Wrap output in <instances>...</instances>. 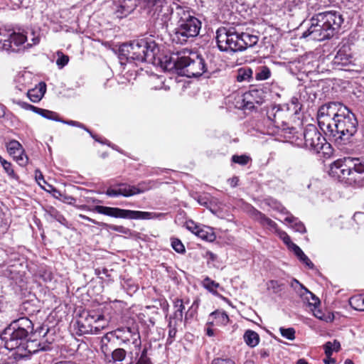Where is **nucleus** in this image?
<instances>
[{
  "instance_id": "obj_1",
  "label": "nucleus",
  "mask_w": 364,
  "mask_h": 364,
  "mask_svg": "<svg viewBox=\"0 0 364 364\" xmlns=\"http://www.w3.org/2000/svg\"><path fill=\"white\" fill-rule=\"evenodd\" d=\"M144 4L149 13L157 15L156 19L161 28L166 29L169 21L176 26L171 35L173 43L183 45L199 34L200 21L174 0H144Z\"/></svg>"
},
{
  "instance_id": "obj_2",
  "label": "nucleus",
  "mask_w": 364,
  "mask_h": 364,
  "mask_svg": "<svg viewBox=\"0 0 364 364\" xmlns=\"http://www.w3.org/2000/svg\"><path fill=\"white\" fill-rule=\"evenodd\" d=\"M343 21L342 14L336 11L316 14L310 18L309 26L302 37L318 41L330 39L338 34Z\"/></svg>"
},
{
  "instance_id": "obj_3",
  "label": "nucleus",
  "mask_w": 364,
  "mask_h": 364,
  "mask_svg": "<svg viewBox=\"0 0 364 364\" xmlns=\"http://www.w3.org/2000/svg\"><path fill=\"white\" fill-rule=\"evenodd\" d=\"M165 68L174 70L177 74L187 77L200 76L206 69L204 59L188 50L171 55L166 61Z\"/></svg>"
},
{
  "instance_id": "obj_4",
  "label": "nucleus",
  "mask_w": 364,
  "mask_h": 364,
  "mask_svg": "<svg viewBox=\"0 0 364 364\" xmlns=\"http://www.w3.org/2000/svg\"><path fill=\"white\" fill-rule=\"evenodd\" d=\"M33 332V322L28 317L23 316L12 321L0 337L6 349L18 351Z\"/></svg>"
},
{
  "instance_id": "obj_5",
  "label": "nucleus",
  "mask_w": 364,
  "mask_h": 364,
  "mask_svg": "<svg viewBox=\"0 0 364 364\" xmlns=\"http://www.w3.org/2000/svg\"><path fill=\"white\" fill-rule=\"evenodd\" d=\"M337 118L325 125L326 130L324 133L336 143L346 144L358 131V120L350 109Z\"/></svg>"
},
{
  "instance_id": "obj_6",
  "label": "nucleus",
  "mask_w": 364,
  "mask_h": 364,
  "mask_svg": "<svg viewBox=\"0 0 364 364\" xmlns=\"http://www.w3.org/2000/svg\"><path fill=\"white\" fill-rule=\"evenodd\" d=\"M121 50L127 61L136 60L148 63H154L159 52V48L154 41L148 42L144 39L134 41L129 44H124Z\"/></svg>"
},
{
  "instance_id": "obj_7",
  "label": "nucleus",
  "mask_w": 364,
  "mask_h": 364,
  "mask_svg": "<svg viewBox=\"0 0 364 364\" xmlns=\"http://www.w3.org/2000/svg\"><path fill=\"white\" fill-rule=\"evenodd\" d=\"M300 146H304L306 149L318 154L326 145V139L321 135L315 125L308 124L304 132L299 134L296 132L291 136H286Z\"/></svg>"
},
{
  "instance_id": "obj_8",
  "label": "nucleus",
  "mask_w": 364,
  "mask_h": 364,
  "mask_svg": "<svg viewBox=\"0 0 364 364\" xmlns=\"http://www.w3.org/2000/svg\"><path fill=\"white\" fill-rule=\"evenodd\" d=\"M218 48L224 52H240V32L235 28H219L216 31Z\"/></svg>"
},
{
  "instance_id": "obj_9",
  "label": "nucleus",
  "mask_w": 364,
  "mask_h": 364,
  "mask_svg": "<svg viewBox=\"0 0 364 364\" xmlns=\"http://www.w3.org/2000/svg\"><path fill=\"white\" fill-rule=\"evenodd\" d=\"M92 210L100 214H103L116 218L148 220L156 217V213H154L125 210L103 205H96L92 209Z\"/></svg>"
},
{
  "instance_id": "obj_10",
  "label": "nucleus",
  "mask_w": 364,
  "mask_h": 364,
  "mask_svg": "<svg viewBox=\"0 0 364 364\" xmlns=\"http://www.w3.org/2000/svg\"><path fill=\"white\" fill-rule=\"evenodd\" d=\"M101 318H102L101 315L83 311L76 321L78 333L80 335L97 333L104 328V326L98 324Z\"/></svg>"
},
{
  "instance_id": "obj_11",
  "label": "nucleus",
  "mask_w": 364,
  "mask_h": 364,
  "mask_svg": "<svg viewBox=\"0 0 364 364\" xmlns=\"http://www.w3.org/2000/svg\"><path fill=\"white\" fill-rule=\"evenodd\" d=\"M47 346L37 341V338L29 336L28 340L18 351H16L14 354V358L16 360L28 358L31 355L36 353L40 350H46Z\"/></svg>"
},
{
  "instance_id": "obj_12",
  "label": "nucleus",
  "mask_w": 364,
  "mask_h": 364,
  "mask_svg": "<svg viewBox=\"0 0 364 364\" xmlns=\"http://www.w3.org/2000/svg\"><path fill=\"white\" fill-rule=\"evenodd\" d=\"M285 112L281 109L280 106H274L267 112V119L276 128L284 132V134L291 136L296 134L295 128L288 127L284 122V118Z\"/></svg>"
},
{
  "instance_id": "obj_13",
  "label": "nucleus",
  "mask_w": 364,
  "mask_h": 364,
  "mask_svg": "<svg viewBox=\"0 0 364 364\" xmlns=\"http://www.w3.org/2000/svg\"><path fill=\"white\" fill-rule=\"evenodd\" d=\"M347 159L344 157L335 161L330 168V175L337 178L339 181L350 179L348 177L353 175L351 167L347 166Z\"/></svg>"
},
{
  "instance_id": "obj_14",
  "label": "nucleus",
  "mask_w": 364,
  "mask_h": 364,
  "mask_svg": "<svg viewBox=\"0 0 364 364\" xmlns=\"http://www.w3.org/2000/svg\"><path fill=\"white\" fill-rule=\"evenodd\" d=\"M6 148L9 154L20 166H25L28 164V158L22 145L18 141L11 140L7 143Z\"/></svg>"
},
{
  "instance_id": "obj_15",
  "label": "nucleus",
  "mask_w": 364,
  "mask_h": 364,
  "mask_svg": "<svg viewBox=\"0 0 364 364\" xmlns=\"http://www.w3.org/2000/svg\"><path fill=\"white\" fill-rule=\"evenodd\" d=\"M291 287L295 289L297 294L304 301H306L309 306L311 308L318 307L320 305V300L313 293L309 291L303 284L296 279H293Z\"/></svg>"
},
{
  "instance_id": "obj_16",
  "label": "nucleus",
  "mask_w": 364,
  "mask_h": 364,
  "mask_svg": "<svg viewBox=\"0 0 364 364\" xmlns=\"http://www.w3.org/2000/svg\"><path fill=\"white\" fill-rule=\"evenodd\" d=\"M15 103L17 104L21 108L26 110H31L33 112L42 116L46 119L61 122L62 119L59 117L58 114L55 112L39 108L21 100L15 101Z\"/></svg>"
},
{
  "instance_id": "obj_17",
  "label": "nucleus",
  "mask_w": 364,
  "mask_h": 364,
  "mask_svg": "<svg viewBox=\"0 0 364 364\" xmlns=\"http://www.w3.org/2000/svg\"><path fill=\"white\" fill-rule=\"evenodd\" d=\"M250 217L258 222L263 227H267L269 230H274L277 232L279 230L277 223L272 219L267 217L264 213L257 210L255 208L251 206L248 210Z\"/></svg>"
},
{
  "instance_id": "obj_18",
  "label": "nucleus",
  "mask_w": 364,
  "mask_h": 364,
  "mask_svg": "<svg viewBox=\"0 0 364 364\" xmlns=\"http://www.w3.org/2000/svg\"><path fill=\"white\" fill-rule=\"evenodd\" d=\"M352 52L350 46L346 43L340 44L336 55L334 57L333 63L336 65H346L350 63Z\"/></svg>"
},
{
  "instance_id": "obj_19",
  "label": "nucleus",
  "mask_w": 364,
  "mask_h": 364,
  "mask_svg": "<svg viewBox=\"0 0 364 364\" xmlns=\"http://www.w3.org/2000/svg\"><path fill=\"white\" fill-rule=\"evenodd\" d=\"M101 350L104 353L107 362L113 364H122V362L125 360L127 355V350L122 348H117L112 350L111 354H107V345H102Z\"/></svg>"
},
{
  "instance_id": "obj_20",
  "label": "nucleus",
  "mask_w": 364,
  "mask_h": 364,
  "mask_svg": "<svg viewBox=\"0 0 364 364\" xmlns=\"http://www.w3.org/2000/svg\"><path fill=\"white\" fill-rule=\"evenodd\" d=\"M240 52L245 50L247 48L255 46L258 41L259 37L257 35L250 34L246 32L240 33Z\"/></svg>"
},
{
  "instance_id": "obj_21",
  "label": "nucleus",
  "mask_w": 364,
  "mask_h": 364,
  "mask_svg": "<svg viewBox=\"0 0 364 364\" xmlns=\"http://www.w3.org/2000/svg\"><path fill=\"white\" fill-rule=\"evenodd\" d=\"M329 107V122L336 120L337 117L341 116L349 109L343 105L342 103L338 102H328Z\"/></svg>"
},
{
  "instance_id": "obj_22",
  "label": "nucleus",
  "mask_w": 364,
  "mask_h": 364,
  "mask_svg": "<svg viewBox=\"0 0 364 364\" xmlns=\"http://www.w3.org/2000/svg\"><path fill=\"white\" fill-rule=\"evenodd\" d=\"M318 124L321 129L324 132L326 130V127L329 122V107L328 103L323 105L318 109L317 113Z\"/></svg>"
},
{
  "instance_id": "obj_23",
  "label": "nucleus",
  "mask_w": 364,
  "mask_h": 364,
  "mask_svg": "<svg viewBox=\"0 0 364 364\" xmlns=\"http://www.w3.org/2000/svg\"><path fill=\"white\" fill-rule=\"evenodd\" d=\"M46 91V83L40 82L38 86L28 91L27 96L31 102L36 103L43 98Z\"/></svg>"
},
{
  "instance_id": "obj_24",
  "label": "nucleus",
  "mask_w": 364,
  "mask_h": 364,
  "mask_svg": "<svg viewBox=\"0 0 364 364\" xmlns=\"http://www.w3.org/2000/svg\"><path fill=\"white\" fill-rule=\"evenodd\" d=\"M347 166L351 167L353 175L354 173H364V160L359 158L348 157Z\"/></svg>"
},
{
  "instance_id": "obj_25",
  "label": "nucleus",
  "mask_w": 364,
  "mask_h": 364,
  "mask_svg": "<svg viewBox=\"0 0 364 364\" xmlns=\"http://www.w3.org/2000/svg\"><path fill=\"white\" fill-rule=\"evenodd\" d=\"M173 308L175 311L173 316H170L169 320L181 322L183 316V310L185 309L183 300L180 299H176L173 302Z\"/></svg>"
},
{
  "instance_id": "obj_26",
  "label": "nucleus",
  "mask_w": 364,
  "mask_h": 364,
  "mask_svg": "<svg viewBox=\"0 0 364 364\" xmlns=\"http://www.w3.org/2000/svg\"><path fill=\"white\" fill-rule=\"evenodd\" d=\"M284 221L289 223L291 228L295 231L304 233L306 232V228L297 218L289 213L284 219Z\"/></svg>"
},
{
  "instance_id": "obj_27",
  "label": "nucleus",
  "mask_w": 364,
  "mask_h": 364,
  "mask_svg": "<svg viewBox=\"0 0 364 364\" xmlns=\"http://www.w3.org/2000/svg\"><path fill=\"white\" fill-rule=\"evenodd\" d=\"M243 338L245 343L250 348L255 347L259 342V334L252 330H247L244 333Z\"/></svg>"
},
{
  "instance_id": "obj_28",
  "label": "nucleus",
  "mask_w": 364,
  "mask_h": 364,
  "mask_svg": "<svg viewBox=\"0 0 364 364\" xmlns=\"http://www.w3.org/2000/svg\"><path fill=\"white\" fill-rule=\"evenodd\" d=\"M294 253L299 259L300 261L304 262L309 269H313L314 264L309 259V258L304 253L302 250L296 245H292V250Z\"/></svg>"
},
{
  "instance_id": "obj_29",
  "label": "nucleus",
  "mask_w": 364,
  "mask_h": 364,
  "mask_svg": "<svg viewBox=\"0 0 364 364\" xmlns=\"http://www.w3.org/2000/svg\"><path fill=\"white\" fill-rule=\"evenodd\" d=\"M252 70L248 67L240 68L237 70L236 79L238 82H250L252 77Z\"/></svg>"
},
{
  "instance_id": "obj_30",
  "label": "nucleus",
  "mask_w": 364,
  "mask_h": 364,
  "mask_svg": "<svg viewBox=\"0 0 364 364\" xmlns=\"http://www.w3.org/2000/svg\"><path fill=\"white\" fill-rule=\"evenodd\" d=\"M156 182L154 181H144L139 182L137 186H134L135 195L140 194L155 187Z\"/></svg>"
},
{
  "instance_id": "obj_31",
  "label": "nucleus",
  "mask_w": 364,
  "mask_h": 364,
  "mask_svg": "<svg viewBox=\"0 0 364 364\" xmlns=\"http://www.w3.org/2000/svg\"><path fill=\"white\" fill-rule=\"evenodd\" d=\"M350 305L358 311H364V295L352 296L350 300Z\"/></svg>"
},
{
  "instance_id": "obj_32",
  "label": "nucleus",
  "mask_w": 364,
  "mask_h": 364,
  "mask_svg": "<svg viewBox=\"0 0 364 364\" xmlns=\"http://www.w3.org/2000/svg\"><path fill=\"white\" fill-rule=\"evenodd\" d=\"M210 319H218L222 324H227L229 321V317L225 311L219 310L212 312L209 316Z\"/></svg>"
},
{
  "instance_id": "obj_33",
  "label": "nucleus",
  "mask_w": 364,
  "mask_h": 364,
  "mask_svg": "<svg viewBox=\"0 0 364 364\" xmlns=\"http://www.w3.org/2000/svg\"><path fill=\"white\" fill-rule=\"evenodd\" d=\"M270 75V70L267 66L259 67L255 71V78L257 80H267Z\"/></svg>"
},
{
  "instance_id": "obj_34",
  "label": "nucleus",
  "mask_w": 364,
  "mask_h": 364,
  "mask_svg": "<svg viewBox=\"0 0 364 364\" xmlns=\"http://www.w3.org/2000/svg\"><path fill=\"white\" fill-rule=\"evenodd\" d=\"M127 332L130 334L132 338V344L137 350H140L141 347V341L139 333L137 331H133L132 328H127Z\"/></svg>"
},
{
  "instance_id": "obj_35",
  "label": "nucleus",
  "mask_w": 364,
  "mask_h": 364,
  "mask_svg": "<svg viewBox=\"0 0 364 364\" xmlns=\"http://www.w3.org/2000/svg\"><path fill=\"white\" fill-rule=\"evenodd\" d=\"M8 37L9 45L11 43H14L16 46H20L24 43L27 39L26 36L22 33H13L9 34V36Z\"/></svg>"
},
{
  "instance_id": "obj_36",
  "label": "nucleus",
  "mask_w": 364,
  "mask_h": 364,
  "mask_svg": "<svg viewBox=\"0 0 364 364\" xmlns=\"http://www.w3.org/2000/svg\"><path fill=\"white\" fill-rule=\"evenodd\" d=\"M119 186V192L120 196L124 197H130L135 195V190L134 189V186H131L127 183H120Z\"/></svg>"
},
{
  "instance_id": "obj_37",
  "label": "nucleus",
  "mask_w": 364,
  "mask_h": 364,
  "mask_svg": "<svg viewBox=\"0 0 364 364\" xmlns=\"http://www.w3.org/2000/svg\"><path fill=\"white\" fill-rule=\"evenodd\" d=\"M323 348L326 355H332L333 351H338L341 348V344L338 341L335 340L333 343L330 341L326 343Z\"/></svg>"
},
{
  "instance_id": "obj_38",
  "label": "nucleus",
  "mask_w": 364,
  "mask_h": 364,
  "mask_svg": "<svg viewBox=\"0 0 364 364\" xmlns=\"http://www.w3.org/2000/svg\"><path fill=\"white\" fill-rule=\"evenodd\" d=\"M267 289L274 294H277L283 290L284 284L277 280H270L267 284Z\"/></svg>"
},
{
  "instance_id": "obj_39",
  "label": "nucleus",
  "mask_w": 364,
  "mask_h": 364,
  "mask_svg": "<svg viewBox=\"0 0 364 364\" xmlns=\"http://www.w3.org/2000/svg\"><path fill=\"white\" fill-rule=\"evenodd\" d=\"M48 215L52 219L55 220L56 221L59 222L62 225H65L66 223V219L64 218V216L62 214H60L56 209H55L53 208H51L48 211Z\"/></svg>"
},
{
  "instance_id": "obj_40",
  "label": "nucleus",
  "mask_w": 364,
  "mask_h": 364,
  "mask_svg": "<svg viewBox=\"0 0 364 364\" xmlns=\"http://www.w3.org/2000/svg\"><path fill=\"white\" fill-rule=\"evenodd\" d=\"M61 122L63 123V124H68V125H70V126H73V127H79V128H81L84 130H85L87 132H88L90 136L96 141H100L97 138H96V136L92 134V133L90 132V130L89 129H87L83 124L79 122H77V121H73V120H63L62 119L61 120Z\"/></svg>"
},
{
  "instance_id": "obj_41",
  "label": "nucleus",
  "mask_w": 364,
  "mask_h": 364,
  "mask_svg": "<svg viewBox=\"0 0 364 364\" xmlns=\"http://www.w3.org/2000/svg\"><path fill=\"white\" fill-rule=\"evenodd\" d=\"M135 364H153L151 358L148 356L147 348L144 347L140 352V355Z\"/></svg>"
},
{
  "instance_id": "obj_42",
  "label": "nucleus",
  "mask_w": 364,
  "mask_h": 364,
  "mask_svg": "<svg viewBox=\"0 0 364 364\" xmlns=\"http://www.w3.org/2000/svg\"><path fill=\"white\" fill-rule=\"evenodd\" d=\"M180 322H178L177 321L173 320H169L168 322V341L170 340V343L172 342V341L175 338L176 332H177V326H178V323Z\"/></svg>"
},
{
  "instance_id": "obj_43",
  "label": "nucleus",
  "mask_w": 364,
  "mask_h": 364,
  "mask_svg": "<svg viewBox=\"0 0 364 364\" xmlns=\"http://www.w3.org/2000/svg\"><path fill=\"white\" fill-rule=\"evenodd\" d=\"M198 203L204 207L208 208L209 204L210 203L211 196L208 193H204L203 195H196L193 197Z\"/></svg>"
},
{
  "instance_id": "obj_44",
  "label": "nucleus",
  "mask_w": 364,
  "mask_h": 364,
  "mask_svg": "<svg viewBox=\"0 0 364 364\" xmlns=\"http://www.w3.org/2000/svg\"><path fill=\"white\" fill-rule=\"evenodd\" d=\"M198 301L195 300L185 314L186 321L193 318L196 315L198 309Z\"/></svg>"
},
{
  "instance_id": "obj_45",
  "label": "nucleus",
  "mask_w": 364,
  "mask_h": 364,
  "mask_svg": "<svg viewBox=\"0 0 364 364\" xmlns=\"http://www.w3.org/2000/svg\"><path fill=\"white\" fill-rule=\"evenodd\" d=\"M252 97V92L245 93L243 96L242 105L241 107L244 109L251 110L255 108L254 103L250 101V98Z\"/></svg>"
},
{
  "instance_id": "obj_46",
  "label": "nucleus",
  "mask_w": 364,
  "mask_h": 364,
  "mask_svg": "<svg viewBox=\"0 0 364 364\" xmlns=\"http://www.w3.org/2000/svg\"><path fill=\"white\" fill-rule=\"evenodd\" d=\"M196 235L198 237L207 241H212L215 239V235L213 232H209L207 230L201 227L198 231Z\"/></svg>"
},
{
  "instance_id": "obj_47",
  "label": "nucleus",
  "mask_w": 364,
  "mask_h": 364,
  "mask_svg": "<svg viewBox=\"0 0 364 364\" xmlns=\"http://www.w3.org/2000/svg\"><path fill=\"white\" fill-rule=\"evenodd\" d=\"M133 11L127 10V6L117 4V9L115 10V15L119 18L127 17Z\"/></svg>"
},
{
  "instance_id": "obj_48",
  "label": "nucleus",
  "mask_w": 364,
  "mask_h": 364,
  "mask_svg": "<svg viewBox=\"0 0 364 364\" xmlns=\"http://www.w3.org/2000/svg\"><path fill=\"white\" fill-rule=\"evenodd\" d=\"M57 55L58 59L56 60V64L58 68L61 69L68 63L69 57L61 51H58Z\"/></svg>"
},
{
  "instance_id": "obj_49",
  "label": "nucleus",
  "mask_w": 364,
  "mask_h": 364,
  "mask_svg": "<svg viewBox=\"0 0 364 364\" xmlns=\"http://www.w3.org/2000/svg\"><path fill=\"white\" fill-rule=\"evenodd\" d=\"M251 161V158L247 155H233L232 156V161L242 166H245L248 164L249 161Z\"/></svg>"
},
{
  "instance_id": "obj_50",
  "label": "nucleus",
  "mask_w": 364,
  "mask_h": 364,
  "mask_svg": "<svg viewBox=\"0 0 364 364\" xmlns=\"http://www.w3.org/2000/svg\"><path fill=\"white\" fill-rule=\"evenodd\" d=\"M267 204H268V205L272 207L273 209H274L282 213L286 214L287 215L289 214V212L284 206H282V205L281 203H279L277 200H269V202H267Z\"/></svg>"
},
{
  "instance_id": "obj_51",
  "label": "nucleus",
  "mask_w": 364,
  "mask_h": 364,
  "mask_svg": "<svg viewBox=\"0 0 364 364\" xmlns=\"http://www.w3.org/2000/svg\"><path fill=\"white\" fill-rule=\"evenodd\" d=\"M279 331L282 336L288 340L293 341L295 338V330L293 328H284L281 327Z\"/></svg>"
},
{
  "instance_id": "obj_52",
  "label": "nucleus",
  "mask_w": 364,
  "mask_h": 364,
  "mask_svg": "<svg viewBox=\"0 0 364 364\" xmlns=\"http://www.w3.org/2000/svg\"><path fill=\"white\" fill-rule=\"evenodd\" d=\"M48 331H49L48 328L46 327L43 325H41L36 329L33 328V332L31 333L30 336H33L35 338H36L37 336L45 337L46 336V334L48 333Z\"/></svg>"
},
{
  "instance_id": "obj_53",
  "label": "nucleus",
  "mask_w": 364,
  "mask_h": 364,
  "mask_svg": "<svg viewBox=\"0 0 364 364\" xmlns=\"http://www.w3.org/2000/svg\"><path fill=\"white\" fill-rule=\"evenodd\" d=\"M171 246L178 253H183L186 251L184 245L181 241L177 238L171 239Z\"/></svg>"
},
{
  "instance_id": "obj_54",
  "label": "nucleus",
  "mask_w": 364,
  "mask_h": 364,
  "mask_svg": "<svg viewBox=\"0 0 364 364\" xmlns=\"http://www.w3.org/2000/svg\"><path fill=\"white\" fill-rule=\"evenodd\" d=\"M277 233L289 248L292 250V245L295 244L291 241V238L287 233L280 230H279Z\"/></svg>"
},
{
  "instance_id": "obj_55",
  "label": "nucleus",
  "mask_w": 364,
  "mask_h": 364,
  "mask_svg": "<svg viewBox=\"0 0 364 364\" xmlns=\"http://www.w3.org/2000/svg\"><path fill=\"white\" fill-rule=\"evenodd\" d=\"M117 4L126 6L127 10L134 11L136 6V0H117Z\"/></svg>"
},
{
  "instance_id": "obj_56",
  "label": "nucleus",
  "mask_w": 364,
  "mask_h": 364,
  "mask_svg": "<svg viewBox=\"0 0 364 364\" xmlns=\"http://www.w3.org/2000/svg\"><path fill=\"white\" fill-rule=\"evenodd\" d=\"M53 191L55 193H58L59 196H60V200L63 203H65L68 204H73L76 200V199L75 198L68 196V195H65V194H62L60 191H58L55 189H54Z\"/></svg>"
},
{
  "instance_id": "obj_57",
  "label": "nucleus",
  "mask_w": 364,
  "mask_h": 364,
  "mask_svg": "<svg viewBox=\"0 0 364 364\" xmlns=\"http://www.w3.org/2000/svg\"><path fill=\"white\" fill-rule=\"evenodd\" d=\"M203 285L209 291H213L215 289L218 288L219 286V284L218 283L211 280L209 277H206L203 280Z\"/></svg>"
},
{
  "instance_id": "obj_58",
  "label": "nucleus",
  "mask_w": 364,
  "mask_h": 364,
  "mask_svg": "<svg viewBox=\"0 0 364 364\" xmlns=\"http://www.w3.org/2000/svg\"><path fill=\"white\" fill-rule=\"evenodd\" d=\"M353 219L359 226L364 227V212H356Z\"/></svg>"
},
{
  "instance_id": "obj_59",
  "label": "nucleus",
  "mask_w": 364,
  "mask_h": 364,
  "mask_svg": "<svg viewBox=\"0 0 364 364\" xmlns=\"http://www.w3.org/2000/svg\"><path fill=\"white\" fill-rule=\"evenodd\" d=\"M14 266H8L5 270H4L3 274L5 277L14 279V275L16 274L17 270L14 269Z\"/></svg>"
},
{
  "instance_id": "obj_60",
  "label": "nucleus",
  "mask_w": 364,
  "mask_h": 364,
  "mask_svg": "<svg viewBox=\"0 0 364 364\" xmlns=\"http://www.w3.org/2000/svg\"><path fill=\"white\" fill-rule=\"evenodd\" d=\"M4 171H6V173L12 178H16V175L15 174L14 170H13V168H12V165L10 162H8L7 164H6L5 166H3Z\"/></svg>"
},
{
  "instance_id": "obj_61",
  "label": "nucleus",
  "mask_w": 364,
  "mask_h": 364,
  "mask_svg": "<svg viewBox=\"0 0 364 364\" xmlns=\"http://www.w3.org/2000/svg\"><path fill=\"white\" fill-rule=\"evenodd\" d=\"M200 228V227L196 224L193 221H189L187 223V228L196 235H197Z\"/></svg>"
},
{
  "instance_id": "obj_62",
  "label": "nucleus",
  "mask_w": 364,
  "mask_h": 364,
  "mask_svg": "<svg viewBox=\"0 0 364 364\" xmlns=\"http://www.w3.org/2000/svg\"><path fill=\"white\" fill-rule=\"evenodd\" d=\"M291 103L292 105H294V109L295 113H297L298 111L301 110V105L300 104L299 99L296 97H293L291 98Z\"/></svg>"
},
{
  "instance_id": "obj_63",
  "label": "nucleus",
  "mask_w": 364,
  "mask_h": 364,
  "mask_svg": "<svg viewBox=\"0 0 364 364\" xmlns=\"http://www.w3.org/2000/svg\"><path fill=\"white\" fill-rule=\"evenodd\" d=\"M213 364H235V362L230 359H223L220 358H215L213 360Z\"/></svg>"
},
{
  "instance_id": "obj_64",
  "label": "nucleus",
  "mask_w": 364,
  "mask_h": 364,
  "mask_svg": "<svg viewBox=\"0 0 364 364\" xmlns=\"http://www.w3.org/2000/svg\"><path fill=\"white\" fill-rule=\"evenodd\" d=\"M310 309H311V311H313V314L314 316H316V318H318L320 320L325 319L323 312L320 309H318V307H316V308L312 307Z\"/></svg>"
}]
</instances>
